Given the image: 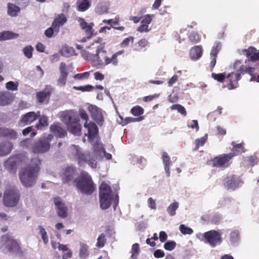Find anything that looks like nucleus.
<instances>
[{
	"label": "nucleus",
	"mask_w": 259,
	"mask_h": 259,
	"mask_svg": "<svg viewBox=\"0 0 259 259\" xmlns=\"http://www.w3.org/2000/svg\"><path fill=\"white\" fill-rule=\"evenodd\" d=\"M53 88L51 85H47L45 89L36 94L38 102L40 103H48L50 97L52 93Z\"/></svg>",
	"instance_id": "2eb2a0df"
},
{
	"label": "nucleus",
	"mask_w": 259,
	"mask_h": 259,
	"mask_svg": "<svg viewBox=\"0 0 259 259\" xmlns=\"http://www.w3.org/2000/svg\"><path fill=\"white\" fill-rule=\"evenodd\" d=\"M94 88H95L93 85L90 84L79 87L74 86L73 87V89H75V90L80 91L82 92L92 91Z\"/></svg>",
	"instance_id": "de8ad7c7"
},
{
	"label": "nucleus",
	"mask_w": 259,
	"mask_h": 259,
	"mask_svg": "<svg viewBox=\"0 0 259 259\" xmlns=\"http://www.w3.org/2000/svg\"><path fill=\"white\" fill-rule=\"evenodd\" d=\"M221 48V45L220 42L215 43L212 47L210 57H217L218 54L220 51Z\"/></svg>",
	"instance_id": "49530a36"
},
{
	"label": "nucleus",
	"mask_w": 259,
	"mask_h": 259,
	"mask_svg": "<svg viewBox=\"0 0 259 259\" xmlns=\"http://www.w3.org/2000/svg\"><path fill=\"white\" fill-rule=\"evenodd\" d=\"M148 206L152 209L155 210L156 209V202L152 197H150L148 199Z\"/></svg>",
	"instance_id": "774afa93"
},
{
	"label": "nucleus",
	"mask_w": 259,
	"mask_h": 259,
	"mask_svg": "<svg viewBox=\"0 0 259 259\" xmlns=\"http://www.w3.org/2000/svg\"><path fill=\"white\" fill-rule=\"evenodd\" d=\"M226 78L229 81L227 87L229 90H232L237 87L238 81L240 79L241 76L240 73L231 72L226 76Z\"/></svg>",
	"instance_id": "6ab92c4d"
},
{
	"label": "nucleus",
	"mask_w": 259,
	"mask_h": 259,
	"mask_svg": "<svg viewBox=\"0 0 259 259\" xmlns=\"http://www.w3.org/2000/svg\"><path fill=\"white\" fill-rule=\"evenodd\" d=\"M255 69V68L253 67L249 66V65L242 64L239 66V68L238 71L239 72L240 74L248 73L250 75L253 74V72Z\"/></svg>",
	"instance_id": "c9c22d12"
},
{
	"label": "nucleus",
	"mask_w": 259,
	"mask_h": 259,
	"mask_svg": "<svg viewBox=\"0 0 259 259\" xmlns=\"http://www.w3.org/2000/svg\"><path fill=\"white\" fill-rule=\"evenodd\" d=\"M54 202L57 209L58 215L62 218H65L67 217V208L65 204L63 203L60 198H55Z\"/></svg>",
	"instance_id": "a211bd4d"
},
{
	"label": "nucleus",
	"mask_w": 259,
	"mask_h": 259,
	"mask_svg": "<svg viewBox=\"0 0 259 259\" xmlns=\"http://www.w3.org/2000/svg\"><path fill=\"white\" fill-rule=\"evenodd\" d=\"M60 76L57 80L58 84L63 87L66 84L69 72L65 63L61 62L59 67Z\"/></svg>",
	"instance_id": "dca6fc26"
},
{
	"label": "nucleus",
	"mask_w": 259,
	"mask_h": 259,
	"mask_svg": "<svg viewBox=\"0 0 259 259\" xmlns=\"http://www.w3.org/2000/svg\"><path fill=\"white\" fill-rule=\"evenodd\" d=\"M207 134H206L203 137L196 139L195 140V147L194 150L196 151L199 149L200 146H203L207 139Z\"/></svg>",
	"instance_id": "ea45409f"
},
{
	"label": "nucleus",
	"mask_w": 259,
	"mask_h": 259,
	"mask_svg": "<svg viewBox=\"0 0 259 259\" xmlns=\"http://www.w3.org/2000/svg\"><path fill=\"white\" fill-rule=\"evenodd\" d=\"M20 12V8L15 5L9 3L8 4V14L11 17H16Z\"/></svg>",
	"instance_id": "473e14b6"
},
{
	"label": "nucleus",
	"mask_w": 259,
	"mask_h": 259,
	"mask_svg": "<svg viewBox=\"0 0 259 259\" xmlns=\"http://www.w3.org/2000/svg\"><path fill=\"white\" fill-rule=\"evenodd\" d=\"M74 183L78 191L87 195H91L96 189L91 176L87 172H81L79 176L74 180Z\"/></svg>",
	"instance_id": "20e7f679"
},
{
	"label": "nucleus",
	"mask_w": 259,
	"mask_h": 259,
	"mask_svg": "<svg viewBox=\"0 0 259 259\" xmlns=\"http://www.w3.org/2000/svg\"><path fill=\"white\" fill-rule=\"evenodd\" d=\"M240 179L235 175L227 177L224 180V185L227 189L234 190L239 186Z\"/></svg>",
	"instance_id": "f3484780"
},
{
	"label": "nucleus",
	"mask_w": 259,
	"mask_h": 259,
	"mask_svg": "<svg viewBox=\"0 0 259 259\" xmlns=\"http://www.w3.org/2000/svg\"><path fill=\"white\" fill-rule=\"evenodd\" d=\"M171 110H177L180 113L185 116L187 115V111L185 108L181 105L176 104L170 107Z\"/></svg>",
	"instance_id": "a18cd8bd"
},
{
	"label": "nucleus",
	"mask_w": 259,
	"mask_h": 259,
	"mask_svg": "<svg viewBox=\"0 0 259 259\" xmlns=\"http://www.w3.org/2000/svg\"><path fill=\"white\" fill-rule=\"evenodd\" d=\"M61 52L64 56L69 57L74 54L75 50L72 47L64 46L62 48Z\"/></svg>",
	"instance_id": "79ce46f5"
},
{
	"label": "nucleus",
	"mask_w": 259,
	"mask_h": 259,
	"mask_svg": "<svg viewBox=\"0 0 259 259\" xmlns=\"http://www.w3.org/2000/svg\"><path fill=\"white\" fill-rule=\"evenodd\" d=\"M33 48L31 46H27L25 47L23 50V53L24 55L28 59H30L32 56V51Z\"/></svg>",
	"instance_id": "5fc2aeb1"
},
{
	"label": "nucleus",
	"mask_w": 259,
	"mask_h": 259,
	"mask_svg": "<svg viewBox=\"0 0 259 259\" xmlns=\"http://www.w3.org/2000/svg\"><path fill=\"white\" fill-rule=\"evenodd\" d=\"M176 243L174 241H167L164 244V248L168 251L172 250L175 248Z\"/></svg>",
	"instance_id": "13d9d810"
},
{
	"label": "nucleus",
	"mask_w": 259,
	"mask_h": 259,
	"mask_svg": "<svg viewBox=\"0 0 259 259\" xmlns=\"http://www.w3.org/2000/svg\"><path fill=\"white\" fill-rule=\"evenodd\" d=\"M90 143L93 146V149L95 153H98L101 155L103 152H105L103 145L100 142V138L93 140L92 142Z\"/></svg>",
	"instance_id": "c85d7f7f"
},
{
	"label": "nucleus",
	"mask_w": 259,
	"mask_h": 259,
	"mask_svg": "<svg viewBox=\"0 0 259 259\" xmlns=\"http://www.w3.org/2000/svg\"><path fill=\"white\" fill-rule=\"evenodd\" d=\"M67 21V18L63 13L58 15L55 18L52 23V27L54 28L56 32H58L59 28L62 26Z\"/></svg>",
	"instance_id": "412c9836"
},
{
	"label": "nucleus",
	"mask_w": 259,
	"mask_h": 259,
	"mask_svg": "<svg viewBox=\"0 0 259 259\" xmlns=\"http://www.w3.org/2000/svg\"><path fill=\"white\" fill-rule=\"evenodd\" d=\"M13 148V144L10 142H0V157L9 154Z\"/></svg>",
	"instance_id": "393cba45"
},
{
	"label": "nucleus",
	"mask_w": 259,
	"mask_h": 259,
	"mask_svg": "<svg viewBox=\"0 0 259 259\" xmlns=\"http://www.w3.org/2000/svg\"><path fill=\"white\" fill-rule=\"evenodd\" d=\"M204 241L208 243L212 247L221 244L222 242L221 234L214 230H211L204 233L203 235Z\"/></svg>",
	"instance_id": "1a4fd4ad"
},
{
	"label": "nucleus",
	"mask_w": 259,
	"mask_h": 259,
	"mask_svg": "<svg viewBox=\"0 0 259 259\" xmlns=\"http://www.w3.org/2000/svg\"><path fill=\"white\" fill-rule=\"evenodd\" d=\"M18 36V34L7 31L0 33V41L11 39L16 38Z\"/></svg>",
	"instance_id": "e433bc0d"
},
{
	"label": "nucleus",
	"mask_w": 259,
	"mask_h": 259,
	"mask_svg": "<svg viewBox=\"0 0 259 259\" xmlns=\"http://www.w3.org/2000/svg\"><path fill=\"white\" fill-rule=\"evenodd\" d=\"M19 83L18 82H14L13 81H10L6 83V88L9 91H17L18 90Z\"/></svg>",
	"instance_id": "3c124183"
},
{
	"label": "nucleus",
	"mask_w": 259,
	"mask_h": 259,
	"mask_svg": "<svg viewBox=\"0 0 259 259\" xmlns=\"http://www.w3.org/2000/svg\"><path fill=\"white\" fill-rule=\"evenodd\" d=\"M124 52V50L119 51L114 53L111 57L108 56L107 60L106 63V66L111 64L113 66H116L118 64V56L122 54Z\"/></svg>",
	"instance_id": "c756f323"
},
{
	"label": "nucleus",
	"mask_w": 259,
	"mask_h": 259,
	"mask_svg": "<svg viewBox=\"0 0 259 259\" xmlns=\"http://www.w3.org/2000/svg\"><path fill=\"white\" fill-rule=\"evenodd\" d=\"M90 77V72L87 71L83 73H77L74 75L73 78L75 79L82 80L88 79Z\"/></svg>",
	"instance_id": "6e6d98bb"
},
{
	"label": "nucleus",
	"mask_w": 259,
	"mask_h": 259,
	"mask_svg": "<svg viewBox=\"0 0 259 259\" xmlns=\"http://www.w3.org/2000/svg\"><path fill=\"white\" fill-rule=\"evenodd\" d=\"M189 39L192 44H196L199 42L200 39L198 33L192 32L189 35Z\"/></svg>",
	"instance_id": "4d7b16f0"
},
{
	"label": "nucleus",
	"mask_w": 259,
	"mask_h": 259,
	"mask_svg": "<svg viewBox=\"0 0 259 259\" xmlns=\"http://www.w3.org/2000/svg\"><path fill=\"white\" fill-rule=\"evenodd\" d=\"M211 76L214 79L220 82H223L225 79L226 78L225 73L219 74L212 73Z\"/></svg>",
	"instance_id": "864d4df0"
},
{
	"label": "nucleus",
	"mask_w": 259,
	"mask_h": 259,
	"mask_svg": "<svg viewBox=\"0 0 259 259\" xmlns=\"http://www.w3.org/2000/svg\"><path fill=\"white\" fill-rule=\"evenodd\" d=\"M133 41L134 37L133 36H129L123 40V41L120 44V46L121 48L127 47L128 46L130 41L133 42Z\"/></svg>",
	"instance_id": "052dcab7"
},
{
	"label": "nucleus",
	"mask_w": 259,
	"mask_h": 259,
	"mask_svg": "<svg viewBox=\"0 0 259 259\" xmlns=\"http://www.w3.org/2000/svg\"><path fill=\"white\" fill-rule=\"evenodd\" d=\"M190 56L193 59H197L199 58L202 54V48L200 46H196L190 50Z\"/></svg>",
	"instance_id": "72a5a7b5"
},
{
	"label": "nucleus",
	"mask_w": 259,
	"mask_h": 259,
	"mask_svg": "<svg viewBox=\"0 0 259 259\" xmlns=\"http://www.w3.org/2000/svg\"><path fill=\"white\" fill-rule=\"evenodd\" d=\"M103 39L98 37L89 48L96 49L95 54L92 55L93 62L97 68L106 66L108 58V52L106 50L105 42H103Z\"/></svg>",
	"instance_id": "f03ea898"
},
{
	"label": "nucleus",
	"mask_w": 259,
	"mask_h": 259,
	"mask_svg": "<svg viewBox=\"0 0 259 259\" xmlns=\"http://www.w3.org/2000/svg\"><path fill=\"white\" fill-rule=\"evenodd\" d=\"M143 119V117H138V118H134V117H126L125 118V120L124 121V124H127L131 122L139 121L142 120Z\"/></svg>",
	"instance_id": "680f3d73"
},
{
	"label": "nucleus",
	"mask_w": 259,
	"mask_h": 259,
	"mask_svg": "<svg viewBox=\"0 0 259 259\" xmlns=\"http://www.w3.org/2000/svg\"><path fill=\"white\" fill-rule=\"evenodd\" d=\"M17 161L15 157H10L5 162V166L10 169H13L16 167Z\"/></svg>",
	"instance_id": "a19ab883"
},
{
	"label": "nucleus",
	"mask_w": 259,
	"mask_h": 259,
	"mask_svg": "<svg viewBox=\"0 0 259 259\" xmlns=\"http://www.w3.org/2000/svg\"><path fill=\"white\" fill-rule=\"evenodd\" d=\"M17 137V133L14 130L5 127H0V138L16 139Z\"/></svg>",
	"instance_id": "5701e85b"
},
{
	"label": "nucleus",
	"mask_w": 259,
	"mask_h": 259,
	"mask_svg": "<svg viewBox=\"0 0 259 259\" xmlns=\"http://www.w3.org/2000/svg\"><path fill=\"white\" fill-rule=\"evenodd\" d=\"M1 242L6 246V249L9 252L19 255L23 254V251L19 243L9 234L3 235L1 237Z\"/></svg>",
	"instance_id": "6e6552de"
},
{
	"label": "nucleus",
	"mask_w": 259,
	"mask_h": 259,
	"mask_svg": "<svg viewBox=\"0 0 259 259\" xmlns=\"http://www.w3.org/2000/svg\"><path fill=\"white\" fill-rule=\"evenodd\" d=\"M40 164L39 159L32 158L25 168L21 169L19 172V178L23 186L30 187L35 183Z\"/></svg>",
	"instance_id": "f257e3e1"
},
{
	"label": "nucleus",
	"mask_w": 259,
	"mask_h": 259,
	"mask_svg": "<svg viewBox=\"0 0 259 259\" xmlns=\"http://www.w3.org/2000/svg\"><path fill=\"white\" fill-rule=\"evenodd\" d=\"M20 200V194L15 187L7 188L4 193L3 203L7 207L16 206Z\"/></svg>",
	"instance_id": "0eeeda50"
},
{
	"label": "nucleus",
	"mask_w": 259,
	"mask_h": 259,
	"mask_svg": "<svg viewBox=\"0 0 259 259\" xmlns=\"http://www.w3.org/2000/svg\"><path fill=\"white\" fill-rule=\"evenodd\" d=\"M79 115L82 119L85 121V122L88 121L89 116L84 109H82L79 110Z\"/></svg>",
	"instance_id": "69168bd1"
},
{
	"label": "nucleus",
	"mask_w": 259,
	"mask_h": 259,
	"mask_svg": "<svg viewBox=\"0 0 259 259\" xmlns=\"http://www.w3.org/2000/svg\"><path fill=\"white\" fill-rule=\"evenodd\" d=\"M240 234L238 230H234L230 233V241L232 243H234L239 240Z\"/></svg>",
	"instance_id": "09e8293b"
},
{
	"label": "nucleus",
	"mask_w": 259,
	"mask_h": 259,
	"mask_svg": "<svg viewBox=\"0 0 259 259\" xmlns=\"http://www.w3.org/2000/svg\"><path fill=\"white\" fill-rule=\"evenodd\" d=\"M50 131L59 138L64 137L67 135L66 130L61 126L60 123L58 122L54 123L51 125Z\"/></svg>",
	"instance_id": "4be33fe9"
},
{
	"label": "nucleus",
	"mask_w": 259,
	"mask_h": 259,
	"mask_svg": "<svg viewBox=\"0 0 259 259\" xmlns=\"http://www.w3.org/2000/svg\"><path fill=\"white\" fill-rule=\"evenodd\" d=\"M232 155L231 154H223L214 157L210 162L213 167L226 168L231 163Z\"/></svg>",
	"instance_id": "9d476101"
},
{
	"label": "nucleus",
	"mask_w": 259,
	"mask_h": 259,
	"mask_svg": "<svg viewBox=\"0 0 259 259\" xmlns=\"http://www.w3.org/2000/svg\"><path fill=\"white\" fill-rule=\"evenodd\" d=\"M107 239L104 233L101 234L97 238L96 246L98 248H103L106 243Z\"/></svg>",
	"instance_id": "58836bf2"
},
{
	"label": "nucleus",
	"mask_w": 259,
	"mask_h": 259,
	"mask_svg": "<svg viewBox=\"0 0 259 259\" xmlns=\"http://www.w3.org/2000/svg\"><path fill=\"white\" fill-rule=\"evenodd\" d=\"M38 121L35 125V127L38 130H42L47 127L49 125L48 117L45 115H40L38 118Z\"/></svg>",
	"instance_id": "cd10ccee"
},
{
	"label": "nucleus",
	"mask_w": 259,
	"mask_h": 259,
	"mask_svg": "<svg viewBox=\"0 0 259 259\" xmlns=\"http://www.w3.org/2000/svg\"><path fill=\"white\" fill-rule=\"evenodd\" d=\"M38 229L44 243L45 244H47L49 242V239L45 229L41 226H38Z\"/></svg>",
	"instance_id": "603ef678"
},
{
	"label": "nucleus",
	"mask_w": 259,
	"mask_h": 259,
	"mask_svg": "<svg viewBox=\"0 0 259 259\" xmlns=\"http://www.w3.org/2000/svg\"><path fill=\"white\" fill-rule=\"evenodd\" d=\"M179 230L181 233L184 235H191L193 233V230L191 228L186 227L184 224L180 225Z\"/></svg>",
	"instance_id": "8fccbe9b"
},
{
	"label": "nucleus",
	"mask_w": 259,
	"mask_h": 259,
	"mask_svg": "<svg viewBox=\"0 0 259 259\" xmlns=\"http://www.w3.org/2000/svg\"><path fill=\"white\" fill-rule=\"evenodd\" d=\"M84 127L88 130V137L89 142H92L93 140L99 138V130L97 125L93 121L85 122Z\"/></svg>",
	"instance_id": "ddd939ff"
},
{
	"label": "nucleus",
	"mask_w": 259,
	"mask_h": 259,
	"mask_svg": "<svg viewBox=\"0 0 259 259\" xmlns=\"http://www.w3.org/2000/svg\"><path fill=\"white\" fill-rule=\"evenodd\" d=\"M53 139L52 134L47 137H41L34 141L31 144V151L34 154H43L49 150L51 147V142Z\"/></svg>",
	"instance_id": "423d86ee"
},
{
	"label": "nucleus",
	"mask_w": 259,
	"mask_h": 259,
	"mask_svg": "<svg viewBox=\"0 0 259 259\" xmlns=\"http://www.w3.org/2000/svg\"><path fill=\"white\" fill-rule=\"evenodd\" d=\"M179 207V203L175 201L169 204L167 208V212L170 216H174L176 214V210Z\"/></svg>",
	"instance_id": "4c0bfd02"
},
{
	"label": "nucleus",
	"mask_w": 259,
	"mask_h": 259,
	"mask_svg": "<svg viewBox=\"0 0 259 259\" xmlns=\"http://www.w3.org/2000/svg\"><path fill=\"white\" fill-rule=\"evenodd\" d=\"M13 100V96L9 92H0V105L6 106L10 104Z\"/></svg>",
	"instance_id": "bb28decb"
},
{
	"label": "nucleus",
	"mask_w": 259,
	"mask_h": 259,
	"mask_svg": "<svg viewBox=\"0 0 259 259\" xmlns=\"http://www.w3.org/2000/svg\"><path fill=\"white\" fill-rule=\"evenodd\" d=\"M144 109L142 107L138 105L133 107L131 110V113L135 116L142 115L144 113Z\"/></svg>",
	"instance_id": "37998d69"
},
{
	"label": "nucleus",
	"mask_w": 259,
	"mask_h": 259,
	"mask_svg": "<svg viewBox=\"0 0 259 259\" xmlns=\"http://www.w3.org/2000/svg\"><path fill=\"white\" fill-rule=\"evenodd\" d=\"M99 199L100 207L102 209L110 207L112 200L113 201L114 208L115 209L119 202L118 195L114 196L111 187L105 182H102L99 187Z\"/></svg>",
	"instance_id": "7ed1b4c3"
},
{
	"label": "nucleus",
	"mask_w": 259,
	"mask_h": 259,
	"mask_svg": "<svg viewBox=\"0 0 259 259\" xmlns=\"http://www.w3.org/2000/svg\"><path fill=\"white\" fill-rule=\"evenodd\" d=\"M140 252L139 245L138 243H135L132 245L131 249V257L133 259H137Z\"/></svg>",
	"instance_id": "c03bdc74"
},
{
	"label": "nucleus",
	"mask_w": 259,
	"mask_h": 259,
	"mask_svg": "<svg viewBox=\"0 0 259 259\" xmlns=\"http://www.w3.org/2000/svg\"><path fill=\"white\" fill-rule=\"evenodd\" d=\"M62 120L65 123L66 126L77 121V117L71 111H64L61 113Z\"/></svg>",
	"instance_id": "a878e982"
},
{
	"label": "nucleus",
	"mask_w": 259,
	"mask_h": 259,
	"mask_svg": "<svg viewBox=\"0 0 259 259\" xmlns=\"http://www.w3.org/2000/svg\"><path fill=\"white\" fill-rule=\"evenodd\" d=\"M231 145L232 146L231 152L229 154H231V155H232V158L244 152L245 151L244 147V143L236 144L234 141H233L231 142Z\"/></svg>",
	"instance_id": "b1692460"
},
{
	"label": "nucleus",
	"mask_w": 259,
	"mask_h": 259,
	"mask_svg": "<svg viewBox=\"0 0 259 259\" xmlns=\"http://www.w3.org/2000/svg\"><path fill=\"white\" fill-rule=\"evenodd\" d=\"M150 30V29L149 28V26L148 25L143 23H142V24L137 28V31L140 32H148Z\"/></svg>",
	"instance_id": "0e129e2a"
},
{
	"label": "nucleus",
	"mask_w": 259,
	"mask_h": 259,
	"mask_svg": "<svg viewBox=\"0 0 259 259\" xmlns=\"http://www.w3.org/2000/svg\"><path fill=\"white\" fill-rule=\"evenodd\" d=\"M40 111L36 112L30 111L22 115L19 121V124L20 126L29 125L36 120L40 116Z\"/></svg>",
	"instance_id": "f8f14e48"
},
{
	"label": "nucleus",
	"mask_w": 259,
	"mask_h": 259,
	"mask_svg": "<svg viewBox=\"0 0 259 259\" xmlns=\"http://www.w3.org/2000/svg\"><path fill=\"white\" fill-rule=\"evenodd\" d=\"M93 25V24L91 23L90 26H89L86 29H84V32L85 33L86 36H87V38H88V39L91 38L93 36V32H94Z\"/></svg>",
	"instance_id": "bf43d9fd"
},
{
	"label": "nucleus",
	"mask_w": 259,
	"mask_h": 259,
	"mask_svg": "<svg viewBox=\"0 0 259 259\" xmlns=\"http://www.w3.org/2000/svg\"><path fill=\"white\" fill-rule=\"evenodd\" d=\"M119 17H116L114 19H109V20H104L103 21V23H108V24H110L111 25H116L119 23Z\"/></svg>",
	"instance_id": "e2e57ef3"
},
{
	"label": "nucleus",
	"mask_w": 259,
	"mask_h": 259,
	"mask_svg": "<svg viewBox=\"0 0 259 259\" xmlns=\"http://www.w3.org/2000/svg\"><path fill=\"white\" fill-rule=\"evenodd\" d=\"M246 52V56L248 58L247 61H245V63L249 62H255L256 61H259V50L257 52L256 49L253 47H250L247 49H245L243 51Z\"/></svg>",
	"instance_id": "aec40b11"
},
{
	"label": "nucleus",
	"mask_w": 259,
	"mask_h": 259,
	"mask_svg": "<svg viewBox=\"0 0 259 259\" xmlns=\"http://www.w3.org/2000/svg\"><path fill=\"white\" fill-rule=\"evenodd\" d=\"M91 0H78L77 2V10L84 12L87 10L91 6Z\"/></svg>",
	"instance_id": "f704fd0d"
},
{
	"label": "nucleus",
	"mask_w": 259,
	"mask_h": 259,
	"mask_svg": "<svg viewBox=\"0 0 259 259\" xmlns=\"http://www.w3.org/2000/svg\"><path fill=\"white\" fill-rule=\"evenodd\" d=\"M162 159L164 165L170 164V157L165 152H163L162 154Z\"/></svg>",
	"instance_id": "338daca9"
},
{
	"label": "nucleus",
	"mask_w": 259,
	"mask_h": 259,
	"mask_svg": "<svg viewBox=\"0 0 259 259\" xmlns=\"http://www.w3.org/2000/svg\"><path fill=\"white\" fill-rule=\"evenodd\" d=\"M88 110L90 112L92 118L99 125L102 126L104 122L102 110L94 105H90Z\"/></svg>",
	"instance_id": "9b49d317"
},
{
	"label": "nucleus",
	"mask_w": 259,
	"mask_h": 259,
	"mask_svg": "<svg viewBox=\"0 0 259 259\" xmlns=\"http://www.w3.org/2000/svg\"><path fill=\"white\" fill-rule=\"evenodd\" d=\"M79 245V256L82 259L87 258L90 255L89 245L82 242L80 243Z\"/></svg>",
	"instance_id": "2f4dec72"
},
{
	"label": "nucleus",
	"mask_w": 259,
	"mask_h": 259,
	"mask_svg": "<svg viewBox=\"0 0 259 259\" xmlns=\"http://www.w3.org/2000/svg\"><path fill=\"white\" fill-rule=\"evenodd\" d=\"M68 131L72 134L76 135H79L81 132V125L79 123V120L77 119V121H75L72 123L67 126Z\"/></svg>",
	"instance_id": "7c9ffc66"
},
{
	"label": "nucleus",
	"mask_w": 259,
	"mask_h": 259,
	"mask_svg": "<svg viewBox=\"0 0 259 259\" xmlns=\"http://www.w3.org/2000/svg\"><path fill=\"white\" fill-rule=\"evenodd\" d=\"M73 147L75 150V158L77 161V163L79 165L87 163L93 168L97 167V162L96 158L94 157L91 152L88 151H82L79 146L77 145H74Z\"/></svg>",
	"instance_id": "39448f33"
},
{
	"label": "nucleus",
	"mask_w": 259,
	"mask_h": 259,
	"mask_svg": "<svg viewBox=\"0 0 259 259\" xmlns=\"http://www.w3.org/2000/svg\"><path fill=\"white\" fill-rule=\"evenodd\" d=\"M75 168L72 166H68L62 170L61 175L63 184L69 183L74 179Z\"/></svg>",
	"instance_id": "4468645a"
}]
</instances>
